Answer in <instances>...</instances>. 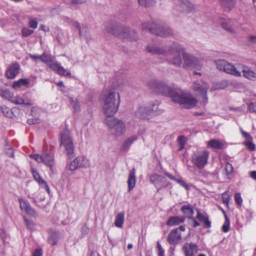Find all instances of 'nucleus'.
I'll return each mask as SVG.
<instances>
[{"label":"nucleus","instance_id":"nucleus-1","mask_svg":"<svg viewBox=\"0 0 256 256\" xmlns=\"http://www.w3.org/2000/svg\"><path fill=\"white\" fill-rule=\"evenodd\" d=\"M105 27L106 32L120 39L130 42H135L138 40V34L136 31L118 22L110 21L106 24Z\"/></svg>","mask_w":256,"mask_h":256},{"label":"nucleus","instance_id":"nucleus-2","mask_svg":"<svg viewBox=\"0 0 256 256\" xmlns=\"http://www.w3.org/2000/svg\"><path fill=\"white\" fill-rule=\"evenodd\" d=\"M120 103L118 92L108 90L104 92L102 110L105 118L113 117L117 112Z\"/></svg>","mask_w":256,"mask_h":256},{"label":"nucleus","instance_id":"nucleus-3","mask_svg":"<svg viewBox=\"0 0 256 256\" xmlns=\"http://www.w3.org/2000/svg\"><path fill=\"white\" fill-rule=\"evenodd\" d=\"M167 53L164 56L166 60L170 64L176 67L180 68L182 64V53L184 52V48L181 44L174 43L168 45Z\"/></svg>","mask_w":256,"mask_h":256},{"label":"nucleus","instance_id":"nucleus-4","mask_svg":"<svg viewBox=\"0 0 256 256\" xmlns=\"http://www.w3.org/2000/svg\"><path fill=\"white\" fill-rule=\"evenodd\" d=\"M141 28L142 30H148L150 33L162 38L174 34L173 30L168 26L154 22H144L142 24Z\"/></svg>","mask_w":256,"mask_h":256},{"label":"nucleus","instance_id":"nucleus-5","mask_svg":"<svg viewBox=\"0 0 256 256\" xmlns=\"http://www.w3.org/2000/svg\"><path fill=\"white\" fill-rule=\"evenodd\" d=\"M159 103L158 102L144 104L139 106L135 112L136 117L142 119H150L152 116L160 114L162 112L161 110H158Z\"/></svg>","mask_w":256,"mask_h":256},{"label":"nucleus","instance_id":"nucleus-6","mask_svg":"<svg viewBox=\"0 0 256 256\" xmlns=\"http://www.w3.org/2000/svg\"><path fill=\"white\" fill-rule=\"evenodd\" d=\"M172 94V100L174 102L179 104L184 108H192L198 103L196 98L190 94L183 93L180 89L176 88Z\"/></svg>","mask_w":256,"mask_h":256},{"label":"nucleus","instance_id":"nucleus-7","mask_svg":"<svg viewBox=\"0 0 256 256\" xmlns=\"http://www.w3.org/2000/svg\"><path fill=\"white\" fill-rule=\"evenodd\" d=\"M104 122L114 135L120 136L124 134L126 132V124L121 120L111 117L105 118Z\"/></svg>","mask_w":256,"mask_h":256},{"label":"nucleus","instance_id":"nucleus-8","mask_svg":"<svg viewBox=\"0 0 256 256\" xmlns=\"http://www.w3.org/2000/svg\"><path fill=\"white\" fill-rule=\"evenodd\" d=\"M148 84L149 87L155 92L168 96L172 98L176 88H172L166 82L157 80H150Z\"/></svg>","mask_w":256,"mask_h":256},{"label":"nucleus","instance_id":"nucleus-9","mask_svg":"<svg viewBox=\"0 0 256 256\" xmlns=\"http://www.w3.org/2000/svg\"><path fill=\"white\" fill-rule=\"evenodd\" d=\"M40 61L46 64L48 66L58 74L70 76L71 74L69 71L66 70L64 67L61 66L56 60H53L52 56L46 53L41 55Z\"/></svg>","mask_w":256,"mask_h":256},{"label":"nucleus","instance_id":"nucleus-10","mask_svg":"<svg viewBox=\"0 0 256 256\" xmlns=\"http://www.w3.org/2000/svg\"><path fill=\"white\" fill-rule=\"evenodd\" d=\"M182 67L185 69H196L200 70L202 67L199 58L186 52L185 50L182 53Z\"/></svg>","mask_w":256,"mask_h":256},{"label":"nucleus","instance_id":"nucleus-11","mask_svg":"<svg viewBox=\"0 0 256 256\" xmlns=\"http://www.w3.org/2000/svg\"><path fill=\"white\" fill-rule=\"evenodd\" d=\"M209 88V84L203 80H196L194 82L192 86V89L196 93V96L204 104L208 102L207 93Z\"/></svg>","mask_w":256,"mask_h":256},{"label":"nucleus","instance_id":"nucleus-12","mask_svg":"<svg viewBox=\"0 0 256 256\" xmlns=\"http://www.w3.org/2000/svg\"><path fill=\"white\" fill-rule=\"evenodd\" d=\"M216 66L218 70H223L227 74L236 76H242V74L240 72L241 64H236L234 66L224 60H219L216 62Z\"/></svg>","mask_w":256,"mask_h":256},{"label":"nucleus","instance_id":"nucleus-13","mask_svg":"<svg viewBox=\"0 0 256 256\" xmlns=\"http://www.w3.org/2000/svg\"><path fill=\"white\" fill-rule=\"evenodd\" d=\"M61 146H63L69 158L73 157L74 146L70 132L65 129L61 134Z\"/></svg>","mask_w":256,"mask_h":256},{"label":"nucleus","instance_id":"nucleus-14","mask_svg":"<svg viewBox=\"0 0 256 256\" xmlns=\"http://www.w3.org/2000/svg\"><path fill=\"white\" fill-rule=\"evenodd\" d=\"M209 153L206 150H196L192 155V163L198 169H202L208 163Z\"/></svg>","mask_w":256,"mask_h":256},{"label":"nucleus","instance_id":"nucleus-15","mask_svg":"<svg viewBox=\"0 0 256 256\" xmlns=\"http://www.w3.org/2000/svg\"><path fill=\"white\" fill-rule=\"evenodd\" d=\"M90 166V160L86 156H80L70 162L68 165V169L70 171H73L79 168H88Z\"/></svg>","mask_w":256,"mask_h":256},{"label":"nucleus","instance_id":"nucleus-16","mask_svg":"<svg viewBox=\"0 0 256 256\" xmlns=\"http://www.w3.org/2000/svg\"><path fill=\"white\" fill-rule=\"evenodd\" d=\"M30 156L38 163L43 162L46 166L51 168L54 164V158L52 154H46L44 156L38 154H30Z\"/></svg>","mask_w":256,"mask_h":256},{"label":"nucleus","instance_id":"nucleus-17","mask_svg":"<svg viewBox=\"0 0 256 256\" xmlns=\"http://www.w3.org/2000/svg\"><path fill=\"white\" fill-rule=\"evenodd\" d=\"M150 180L154 185L158 192L162 188L167 186L168 184L164 177L157 174H151L150 176Z\"/></svg>","mask_w":256,"mask_h":256},{"label":"nucleus","instance_id":"nucleus-18","mask_svg":"<svg viewBox=\"0 0 256 256\" xmlns=\"http://www.w3.org/2000/svg\"><path fill=\"white\" fill-rule=\"evenodd\" d=\"M146 50L152 54L166 56L168 49V45L161 46L156 44H152L146 46Z\"/></svg>","mask_w":256,"mask_h":256},{"label":"nucleus","instance_id":"nucleus-19","mask_svg":"<svg viewBox=\"0 0 256 256\" xmlns=\"http://www.w3.org/2000/svg\"><path fill=\"white\" fill-rule=\"evenodd\" d=\"M18 202L20 204V208L22 212H25L30 216L36 217V211L30 206L29 202L23 198H20Z\"/></svg>","mask_w":256,"mask_h":256},{"label":"nucleus","instance_id":"nucleus-20","mask_svg":"<svg viewBox=\"0 0 256 256\" xmlns=\"http://www.w3.org/2000/svg\"><path fill=\"white\" fill-rule=\"evenodd\" d=\"M167 240L172 245H176L181 242L182 234L178 232V228L171 230L168 236Z\"/></svg>","mask_w":256,"mask_h":256},{"label":"nucleus","instance_id":"nucleus-21","mask_svg":"<svg viewBox=\"0 0 256 256\" xmlns=\"http://www.w3.org/2000/svg\"><path fill=\"white\" fill-rule=\"evenodd\" d=\"M182 250L185 256H194L197 252L198 248L196 245L192 242H187L183 246Z\"/></svg>","mask_w":256,"mask_h":256},{"label":"nucleus","instance_id":"nucleus-22","mask_svg":"<svg viewBox=\"0 0 256 256\" xmlns=\"http://www.w3.org/2000/svg\"><path fill=\"white\" fill-rule=\"evenodd\" d=\"M32 172L35 180L38 183L42 188H44L48 192H49L50 188L48 184L44 179H42L39 173L34 168H32Z\"/></svg>","mask_w":256,"mask_h":256},{"label":"nucleus","instance_id":"nucleus-23","mask_svg":"<svg viewBox=\"0 0 256 256\" xmlns=\"http://www.w3.org/2000/svg\"><path fill=\"white\" fill-rule=\"evenodd\" d=\"M240 72H242L243 76L251 80H256V73L250 70L248 66L241 64Z\"/></svg>","mask_w":256,"mask_h":256},{"label":"nucleus","instance_id":"nucleus-24","mask_svg":"<svg viewBox=\"0 0 256 256\" xmlns=\"http://www.w3.org/2000/svg\"><path fill=\"white\" fill-rule=\"evenodd\" d=\"M73 24L78 30L80 36L81 37H84L87 41L90 39V32L86 26H81L80 24L76 22H74Z\"/></svg>","mask_w":256,"mask_h":256},{"label":"nucleus","instance_id":"nucleus-25","mask_svg":"<svg viewBox=\"0 0 256 256\" xmlns=\"http://www.w3.org/2000/svg\"><path fill=\"white\" fill-rule=\"evenodd\" d=\"M136 169L133 168L132 170L130 172L128 176V192H130L134 188L136 185Z\"/></svg>","mask_w":256,"mask_h":256},{"label":"nucleus","instance_id":"nucleus-26","mask_svg":"<svg viewBox=\"0 0 256 256\" xmlns=\"http://www.w3.org/2000/svg\"><path fill=\"white\" fill-rule=\"evenodd\" d=\"M20 66L18 64H14L6 72V76L8 78H14L18 73Z\"/></svg>","mask_w":256,"mask_h":256},{"label":"nucleus","instance_id":"nucleus-27","mask_svg":"<svg viewBox=\"0 0 256 256\" xmlns=\"http://www.w3.org/2000/svg\"><path fill=\"white\" fill-rule=\"evenodd\" d=\"M138 140V136H130L124 142L120 148L121 151L128 150L131 145Z\"/></svg>","mask_w":256,"mask_h":256},{"label":"nucleus","instance_id":"nucleus-28","mask_svg":"<svg viewBox=\"0 0 256 256\" xmlns=\"http://www.w3.org/2000/svg\"><path fill=\"white\" fill-rule=\"evenodd\" d=\"M10 102L16 104H24L27 106H31L32 104V101L27 98H24L20 96H12L10 99Z\"/></svg>","mask_w":256,"mask_h":256},{"label":"nucleus","instance_id":"nucleus-29","mask_svg":"<svg viewBox=\"0 0 256 256\" xmlns=\"http://www.w3.org/2000/svg\"><path fill=\"white\" fill-rule=\"evenodd\" d=\"M185 220V218L184 216H172L170 217L166 222L168 226H174L183 223Z\"/></svg>","mask_w":256,"mask_h":256},{"label":"nucleus","instance_id":"nucleus-30","mask_svg":"<svg viewBox=\"0 0 256 256\" xmlns=\"http://www.w3.org/2000/svg\"><path fill=\"white\" fill-rule=\"evenodd\" d=\"M224 142L218 140L212 139L207 142L208 147L214 149H222L224 147Z\"/></svg>","mask_w":256,"mask_h":256},{"label":"nucleus","instance_id":"nucleus-31","mask_svg":"<svg viewBox=\"0 0 256 256\" xmlns=\"http://www.w3.org/2000/svg\"><path fill=\"white\" fill-rule=\"evenodd\" d=\"M222 27L228 32L234 34L236 28L234 26L233 22L230 20H224L222 24Z\"/></svg>","mask_w":256,"mask_h":256},{"label":"nucleus","instance_id":"nucleus-32","mask_svg":"<svg viewBox=\"0 0 256 256\" xmlns=\"http://www.w3.org/2000/svg\"><path fill=\"white\" fill-rule=\"evenodd\" d=\"M58 233L54 230H50L49 232V237L48 238V242L49 244L52 245H55L58 243Z\"/></svg>","mask_w":256,"mask_h":256},{"label":"nucleus","instance_id":"nucleus-33","mask_svg":"<svg viewBox=\"0 0 256 256\" xmlns=\"http://www.w3.org/2000/svg\"><path fill=\"white\" fill-rule=\"evenodd\" d=\"M30 84V80L27 78H20L17 81H14L12 84V88L17 89L24 86H27Z\"/></svg>","mask_w":256,"mask_h":256},{"label":"nucleus","instance_id":"nucleus-34","mask_svg":"<svg viewBox=\"0 0 256 256\" xmlns=\"http://www.w3.org/2000/svg\"><path fill=\"white\" fill-rule=\"evenodd\" d=\"M124 220V214L120 212L118 214L115 218L114 224L118 228H121L123 226Z\"/></svg>","mask_w":256,"mask_h":256},{"label":"nucleus","instance_id":"nucleus-35","mask_svg":"<svg viewBox=\"0 0 256 256\" xmlns=\"http://www.w3.org/2000/svg\"><path fill=\"white\" fill-rule=\"evenodd\" d=\"M13 94L6 88H0V96L10 101V99L12 98Z\"/></svg>","mask_w":256,"mask_h":256},{"label":"nucleus","instance_id":"nucleus-36","mask_svg":"<svg viewBox=\"0 0 256 256\" xmlns=\"http://www.w3.org/2000/svg\"><path fill=\"white\" fill-rule=\"evenodd\" d=\"M222 6L228 10H231L236 4L235 0H220Z\"/></svg>","mask_w":256,"mask_h":256},{"label":"nucleus","instance_id":"nucleus-37","mask_svg":"<svg viewBox=\"0 0 256 256\" xmlns=\"http://www.w3.org/2000/svg\"><path fill=\"white\" fill-rule=\"evenodd\" d=\"M71 108L74 112H78L80 110V105L76 98H70L69 100Z\"/></svg>","mask_w":256,"mask_h":256},{"label":"nucleus","instance_id":"nucleus-38","mask_svg":"<svg viewBox=\"0 0 256 256\" xmlns=\"http://www.w3.org/2000/svg\"><path fill=\"white\" fill-rule=\"evenodd\" d=\"M180 5L182 10L189 12L191 10V4L188 0H182Z\"/></svg>","mask_w":256,"mask_h":256},{"label":"nucleus","instance_id":"nucleus-39","mask_svg":"<svg viewBox=\"0 0 256 256\" xmlns=\"http://www.w3.org/2000/svg\"><path fill=\"white\" fill-rule=\"evenodd\" d=\"M138 1L141 6L145 8L152 6L155 4L154 0H138Z\"/></svg>","mask_w":256,"mask_h":256},{"label":"nucleus","instance_id":"nucleus-40","mask_svg":"<svg viewBox=\"0 0 256 256\" xmlns=\"http://www.w3.org/2000/svg\"><path fill=\"white\" fill-rule=\"evenodd\" d=\"M181 210L182 212L188 216H191L194 214V210L192 208L188 206H184Z\"/></svg>","mask_w":256,"mask_h":256},{"label":"nucleus","instance_id":"nucleus-41","mask_svg":"<svg viewBox=\"0 0 256 256\" xmlns=\"http://www.w3.org/2000/svg\"><path fill=\"white\" fill-rule=\"evenodd\" d=\"M225 173L226 174L228 178H231V175L233 172V167L232 165L230 163H227L225 165L224 168Z\"/></svg>","mask_w":256,"mask_h":256},{"label":"nucleus","instance_id":"nucleus-42","mask_svg":"<svg viewBox=\"0 0 256 256\" xmlns=\"http://www.w3.org/2000/svg\"><path fill=\"white\" fill-rule=\"evenodd\" d=\"M42 112L40 108L38 107H33L31 110V114L34 118L39 120L40 114Z\"/></svg>","mask_w":256,"mask_h":256},{"label":"nucleus","instance_id":"nucleus-43","mask_svg":"<svg viewBox=\"0 0 256 256\" xmlns=\"http://www.w3.org/2000/svg\"><path fill=\"white\" fill-rule=\"evenodd\" d=\"M2 112L4 116L8 118H12V112L10 108L6 106H1Z\"/></svg>","mask_w":256,"mask_h":256},{"label":"nucleus","instance_id":"nucleus-44","mask_svg":"<svg viewBox=\"0 0 256 256\" xmlns=\"http://www.w3.org/2000/svg\"><path fill=\"white\" fill-rule=\"evenodd\" d=\"M222 197L223 203L228 207L230 198V195L228 194V192L227 191L224 192L222 194Z\"/></svg>","mask_w":256,"mask_h":256},{"label":"nucleus","instance_id":"nucleus-45","mask_svg":"<svg viewBox=\"0 0 256 256\" xmlns=\"http://www.w3.org/2000/svg\"><path fill=\"white\" fill-rule=\"evenodd\" d=\"M186 142V138L184 136H180L178 137V150H182L185 145Z\"/></svg>","mask_w":256,"mask_h":256},{"label":"nucleus","instance_id":"nucleus-46","mask_svg":"<svg viewBox=\"0 0 256 256\" xmlns=\"http://www.w3.org/2000/svg\"><path fill=\"white\" fill-rule=\"evenodd\" d=\"M176 182L184 187L186 190H188L190 189V185L186 183L182 178H177V180H176Z\"/></svg>","mask_w":256,"mask_h":256},{"label":"nucleus","instance_id":"nucleus-47","mask_svg":"<svg viewBox=\"0 0 256 256\" xmlns=\"http://www.w3.org/2000/svg\"><path fill=\"white\" fill-rule=\"evenodd\" d=\"M34 32L33 30H30L27 28H23L22 30V34L24 36L27 37Z\"/></svg>","mask_w":256,"mask_h":256},{"label":"nucleus","instance_id":"nucleus-48","mask_svg":"<svg viewBox=\"0 0 256 256\" xmlns=\"http://www.w3.org/2000/svg\"><path fill=\"white\" fill-rule=\"evenodd\" d=\"M244 144L250 151H253L256 149V145L252 142V140H248L246 142H244Z\"/></svg>","mask_w":256,"mask_h":256},{"label":"nucleus","instance_id":"nucleus-49","mask_svg":"<svg viewBox=\"0 0 256 256\" xmlns=\"http://www.w3.org/2000/svg\"><path fill=\"white\" fill-rule=\"evenodd\" d=\"M234 200L240 206L242 202V199L240 196V193H236L234 194Z\"/></svg>","mask_w":256,"mask_h":256},{"label":"nucleus","instance_id":"nucleus-50","mask_svg":"<svg viewBox=\"0 0 256 256\" xmlns=\"http://www.w3.org/2000/svg\"><path fill=\"white\" fill-rule=\"evenodd\" d=\"M225 218L226 222V224H225L222 226V230L224 232H227L229 230L230 222L226 215H225Z\"/></svg>","mask_w":256,"mask_h":256},{"label":"nucleus","instance_id":"nucleus-51","mask_svg":"<svg viewBox=\"0 0 256 256\" xmlns=\"http://www.w3.org/2000/svg\"><path fill=\"white\" fill-rule=\"evenodd\" d=\"M157 248L158 250V256H164V250L162 248L160 242H157Z\"/></svg>","mask_w":256,"mask_h":256},{"label":"nucleus","instance_id":"nucleus-52","mask_svg":"<svg viewBox=\"0 0 256 256\" xmlns=\"http://www.w3.org/2000/svg\"><path fill=\"white\" fill-rule=\"evenodd\" d=\"M25 224L28 228L32 230L34 228V224L32 222L24 218Z\"/></svg>","mask_w":256,"mask_h":256},{"label":"nucleus","instance_id":"nucleus-53","mask_svg":"<svg viewBox=\"0 0 256 256\" xmlns=\"http://www.w3.org/2000/svg\"><path fill=\"white\" fill-rule=\"evenodd\" d=\"M248 110L251 112H256V103L251 102L248 105Z\"/></svg>","mask_w":256,"mask_h":256},{"label":"nucleus","instance_id":"nucleus-54","mask_svg":"<svg viewBox=\"0 0 256 256\" xmlns=\"http://www.w3.org/2000/svg\"><path fill=\"white\" fill-rule=\"evenodd\" d=\"M28 24L30 28H32L34 29H35L38 27L37 22L34 20H30L28 22Z\"/></svg>","mask_w":256,"mask_h":256},{"label":"nucleus","instance_id":"nucleus-55","mask_svg":"<svg viewBox=\"0 0 256 256\" xmlns=\"http://www.w3.org/2000/svg\"><path fill=\"white\" fill-rule=\"evenodd\" d=\"M7 149L6 150V153L9 157L14 156V150L10 146H8Z\"/></svg>","mask_w":256,"mask_h":256},{"label":"nucleus","instance_id":"nucleus-56","mask_svg":"<svg viewBox=\"0 0 256 256\" xmlns=\"http://www.w3.org/2000/svg\"><path fill=\"white\" fill-rule=\"evenodd\" d=\"M218 85H219L220 88L224 89L228 86V82L227 80H222L221 82H220Z\"/></svg>","mask_w":256,"mask_h":256},{"label":"nucleus","instance_id":"nucleus-57","mask_svg":"<svg viewBox=\"0 0 256 256\" xmlns=\"http://www.w3.org/2000/svg\"><path fill=\"white\" fill-rule=\"evenodd\" d=\"M240 132L242 135L248 140H252V138L250 136V134L244 131L242 128H240Z\"/></svg>","mask_w":256,"mask_h":256},{"label":"nucleus","instance_id":"nucleus-58","mask_svg":"<svg viewBox=\"0 0 256 256\" xmlns=\"http://www.w3.org/2000/svg\"><path fill=\"white\" fill-rule=\"evenodd\" d=\"M203 222L206 228H210L211 226V222L209 220L208 217L206 216Z\"/></svg>","mask_w":256,"mask_h":256},{"label":"nucleus","instance_id":"nucleus-59","mask_svg":"<svg viewBox=\"0 0 256 256\" xmlns=\"http://www.w3.org/2000/svg\"><path fill=\"white\" fill-rule=\"evenodd\" d=\"M32 256H42V251L40 249L36 250L33 253Z\"/></svg>","mask_w":256,"mask_h":256},{"label":"nucleus","instance_id":"nucleus-60","mask_svg":"<svg viewBox=\"0 0 256 256\" xmlns=\"http://www.w3.org/2000/svg\"><path fill=\"white\" fill-rule=\"evenodd\" d=\"M206 216H204L202 214H201L200 212H198L197 216H196V218L198 220L202 221L203 220L206 218Z\"/></svg>","mask_w":256,"mask_h":256},{"label":"nucleus","instance_id":"nucleus-61","mask_svg":"<svg viewBox=\"0 0 256 256\" xmlns=\"http://www.w3.org/2000/svg\"><path fill=\"white\" fill-rule=\"evenodd\" d=\"M30 57L33 59L34 60H40L41 59V56H36V55H33V54H30Z\"/></svg>","mask_w":256,"mask_h":256},{"label":"nucleus","instance_id":"nucleus-62","mask_svg":"<svg viewBox=\"0 0 256 256\" xmlns=\"http://www.w3.org/2000/svg\"><path fill=\"white\" fill-rule=\"evenodd\" d=\"M38 120H37L36 118H32V119H28V124H34L35 123H38Z\"/></svg>","mask_w":256,"mask_h":256},{"label":"nucleus","instance_id":"nucleus-63","mask_svg":"<svg viewBox=\"0 0 256 256\" xmlns=\"http://www.w3.org/2000/svg\"><path fill=\"white\" fill-rule=\"evenodd\" d=\"M86 0H70L72 4H82L86 2Z\"/></svg>","mask_w":256,"mask_h":256},{"label":"nucleus","instance_id":"nucleus-64","mask_svg":"<svg viewBox=\"0 0 256 256\" xmlns=\"http://www.w3.org/2000/svg\"><path fill=\"white\" fill-rule=\"evenodd\" d=\"M248 40L251 42H254L256 40V35H251L248 38Z\"/></svg>","mask_w":256,"mask_h":256}]
</instances>
